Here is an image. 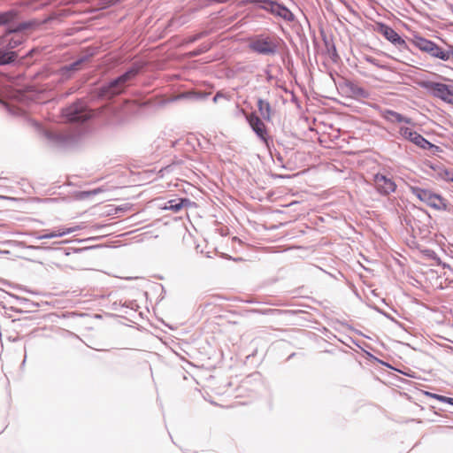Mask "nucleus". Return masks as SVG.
<instances>
[{"instance_id": "obj_1", "label": "nucleus", "mask_w": 453, "mask_h": 453, "mask_svg": "<svg viewBox=\"0 0 453 453\" xmlns=\"http://www.w3.org/2000/svg\"><path fill=\"white\" fill-rule=\"evenodd\" d=\"M139 69L133 67L124 74L111 81L108 85L103 86L99 89V96L105 98H112L126 89L129 82L137 75Z\"/></svg>"}, {"instance_id": "obj_2", "label": "nucleus", "mask_w": 453, "mask_h": 453, "mask_svg": "<svg viewBox=\"0 0 453 453\" xmlns=\"http://www.w3.org/2000/svg\"><path fill=\"white\" fill-rule=\"evenodd\" d=\"M242 4L243 5L250 4H259L261 9L286 21H293L295 19L294 14L286 6L274 0H242Z\"/></svg>"}, {"instance_id": "obj_3", "label": "nucleus", "mask_w": 453, "mask_h": 453, "mask_svg": "<svg viewBox=\"0 0 453 453\" xmlns=\"http://www.w3.org/2000/svg\"><path fill=\"white\" fill-rule=\"evenodd\" d=\"M418 48L422 51L429 53L431 56L441 60H448L450 54L439 47L436 43L425 38H418L416 42Z\"/></svg>"}, {"instance_id": "obj_4", "label": "nucleus", "mask_w": 453, "mask_h": 453, "mask_svg": "<svg viewBox=\"0 0 453 453\" xmlns=\"http://www.w3.org/2000/svg\"><path fill=\"white\" fill-rule=\"evenodd\" d=\"M426 88L432 94L448 104H453V84L447 85L438 82H427Z\"/></svg>"}, {"instance_id": "obj_5", "label": "nucleus", "mask_w": 453, "mask_h": 453, "mask_svg": "<svg viewBox=\"0 0 453 453\" xmlns=\"http://www.w3.org/2000/svg\"><path fill=\"white\" fill-rule=\"evenodd\" d=\"M400 134L407 140L412 142L414 144L418 147L429 150L432 148H435L438 150L439 148L431 142H429L426 139H425L421 134H418L416 131L412 130L410 127H403L400 128Z\"/></svg>"}, {"instance_id": "obj_6", "label": "nucleus", "mask_w": 453, "mask_h": 453, "mask_svg": "<svg viewBox=\"0 0 453 453\" xmlns=\"http://www.w3.org/2000/svg\"><path fill=\"white\" fill-rule=\"evenodd\" d=\"M250 48L260 54H273L277 50V44L270 38H259L250 44Z\"/></svg>"}, {"instance_id": "obj_7", "label": "nucleus", "mask_w": 453, "mask_h": 453, "mask_svg": "<svg viewBox=\"0 0 453 453\" xmlns=\"http://www.w3.org/2000/svg\"><path fill=\"white\" fill-rule=\"evenodd\" d=\"M374 183L377 190L382 196H388L395 190L396 185L391 180L387 178L385 175L377 174L374 179Z\"/></svg>"}, {"instance_id": "obj_8", "label": "nucleus", "mask_w": 453, "mask_h": 453, "mask_svg": "<svg viewBox=\"0 0 453 453\" xmlns=\"http://www.w3.org/2000/svg\"><path fill=\"white\" fill-rule=\"evenodd\" d=\"M378 32L393 44L399 47L406 46V42L392 27L380 24L379 25Z\"/></svg>"}, {"instance_id": "obj_9", "label": "nucleus", "mask_w": 453, "mask_h": 453, "mask_svg": "<svg viewBox=\"0 0 453 453\" xmlns=\"http://www.w3.org/2000/svg\"><path fill=\"white\" fill-rule=\"evenodd\" d=\"M248 122L253 131L263 141L266 142L267 132L264 122L255 114L251 113L247 117Z\"/></svg>"}, {"instance_id": "obj_10", "label": "nucleus", "mask_w": 453, "mask_h": 453, "mask_svg": "<svg viewBox=\"0 0 453 453\" xmlns=\"http://www.w3.org/2000/svg\"><path fill=\"white\" fill-rule=\"evenodd\" d=\"M65 116L70 121H85L89 115L82 105H73L66 109Z\"/></svg>"}, {"instance_id": "obj_11", "label": "nucleus", "mask_w": 453, "mask_h": 453, "mask_svg": "<svg viewBox=\"0 0 453 453\" xmlns=\"http://www.w3.org/2000/svg\"><path fill=\"white\" fill-rule=\"evenodd\" d=\"M382 117L386 120L393 122V123H395V122H397V123H400V122L410 123L411 122L410 119H407V118L403 117V115H401L400 113H398L396 111H391V110H385L382 112Z\"/></svg>"}, {"instance_id": "obj_12", "label": "nucleus", "mask_w": 453, "mask_h": 453, "mask_svg": "<svg viewBox=\"0 0 453 453\" xmlns=\"http://www.w3.org/2000/svg\"><path fill=\"white\" fill-rule=\"evenodd\" d=\"M80 229H81V227L78 226H73V227L61 228V229L54 230V231H51L50 233L43 234L42 238L50 239V238H54V237H61L65 234L78 231Z\"/></svg>"}, {"instance_id": "obj_13", "label": "nucleus", "mask_w": 453, "mask_h": 453, "mask_svg": "<svg viewBox=\"0 0 453 453\" xmlns=\"http://www.w3.org/2000/svg\"><path fill=\"white\" fill-rule=\"evenodd\" d=\"M4 42H8L10 48H15L22 43L24 38L23 35L18 33H9L3 38Z\"/></svg>"}, {"instance_id": "obj_14", "label": "nucleus", "mask_w": 453, "mask_h": 453, "mask_svg": "<svg viewBox=\"0 0 453 453\" xmlns=\"http://www.w3.org/2000/svg\"><path fill=\"white\" fill-rule=\"evenodd\" d=\"M257 108L261 114V116L265 119H271V106L270 104L263 99H258L257 101Z\"/></svg>"}, {"instance_id": "obj_15", "label": "nucleus", "mask_w": 453, "mask_h": 453, "mask_svg": "<svg viewBox=\"0 0 453 453\" xmlns=\"http://www.w3.org/2000/svg\"><path fill=\"white\" fill-rule=\"evenodd\" d=\"M176 200H169L168 204L164 206L165 210H172L173 212L180 211L184 206H186V202L188 200H180L179 203H174Z\"/></svg>"}, {"instance_id": "obj_16", "label": "nucleus", "mask_w": 453, "mask_h": 453, "mask_svg": "<svg viewBox=\"0 0 453 453\" xmlns=\"http://www.w3.org/2000/svg\"><path fill=\"white\" fill-rule=\"evenodd\" d=\"M127 210V207H114L112 205L105 206V211L102 212V214L106 216H113L116 215L119 217L123 211Z\"/></svg>"}, {"instance_id": "obj_17", "label": "nucleus", "mask_w": 453, "mask_h": 453, "mask_svg": "<svg viewBox=\"0 0 453 453\" xmlns=\"http://www.w3.org/2000/svg\"><path fill=\"white\" fill-rule=\"evenodd\" d=\"M17 58L14 51L1 52L0 51V65H5L12 62Z\"/></svg>"}, {"instance_id": "obj_18", "label": "nucleus", "mask_w": 453, "mask_h": 453, "mask_svg": "<svg viewBox=\"0 0 453 453\" xmlns=\"http://www.w3.org/2000/svg\"><path fill=\"white\" fill-rule=\"evenodd\" d=\"M426 394L427 395H429L430 397H432V398H434V399H437L439 401L453 404V398H449V397H446V396H443V395H440L433 394V393H428V392H426Z\"/></svg>"}, {"instance_id": "obj_19", "label": "nucleus", "mask_w": 453, "mask_h": 453, "mask_svg": "<svg viewBox=\"0 0 453 453\" xmlns=\"http://www.w3.org/2000/svg\"><path fill=\"white\" fill-rule=\"evenodd\" d=\"M13 18L12 12H2L0 13V24H6L11 21Z\"/></svg>"}, {"instance_id": "obj_20", "label": "nucleus", "mask_w": 453, "mask_h": 453, "mask_svg": "<svg viewBox=\"0 0 453 453\" xmlns=\"http://www.w3.org/2000/svg\"><path fill=\"white\" fill-rule=\"evenodd\" d=\"M185 96H193L196 98H203L206 96L205 93H200V92H188L186 94Z\"/></svg>"}, {"instance_id": "obj_21", "label": "nucleus", "mask_w": 453, "mask_h": 453, "mask_svg": "<svg viewBox=\"0 0 453 453\" xmlns=\"http://www.w3.org/2000/svg\"><path fill=\"white\" fill-rule=\"evenodd\" d=\"M441 175H442V177L445 180H452L453 181V173L445 170L444 173H441Z\"/></svg>"}, {"instance_id": "obj_22", "label": "nucleus", "mask_w": 453, "mask_h": 453, "mask_svg": "<svg viewBox=\"0 0 453 453\" xmlns=\"http://www.w3.org/2000/svg\"><path fill=\"white\" fill-rule=\"evenodd\" d=\"M220 97H223V95L219 92H218L215 96L213 97V102L217 103Z\"/></svg>"}, {"instance_id": "obj_23", "label": "nucleus", "mask_w": 453, "mask_h": 453, "mask_svg": "<svg viewBox=\"0 0 453 453\" xmlns=\"http://www.w3.org/2000/svg\"><path fill=\"white\" fill-rule=\"evenodd\" d=\"M199 37H200V35H197V36H196V37H194V38L190 39L188 42H194V41H196V39H198Z\"/></svg>"}, {"instance_id": "obj_24", "label": "nucleus", "mask_w": 453, "mask_h": 453, "mask_svg": "<svg viewBox=\"0 0 453 453\" xmlns=\"http://www.w3.org/2000/svg\"><path fill=\"white\" fill-rule=\"evenodd\" d=\"M429 205L434 206V207H437V205L434 204V203H429Z\"/></svg>"}, {"instance_id": "obj_25", "label": "nucleus", "mask_w": 453, "mask_h": 453, "mask_svg": "<svg viewBox=\"0 0 453 453\" xmlns=\"http://www.w3.org/2000/svg\"><path fill=\"white\" fill-rule=\"evenodd\" d=\"M434 198L439 199V198H440V196H434Z\"/></svg>"}]
</instances>
